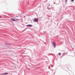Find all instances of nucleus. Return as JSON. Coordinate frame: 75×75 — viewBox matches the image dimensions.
Returning <instances> with one entry per match:
<instances>
[{
	"label": "nucleus",
	"instance_id": "nucleus-4",
	"mask_svg": "<svg viewBox=\"0 0 75 75\" xmlns=\"http://www.w3.org/2000/svg\"><path fill=\"white\" fill-rule=\"evenodd\" d=\"M7 74H8V73H4V75H7Z\"/></svg>",
	"mask_w": 75,
	"mask_h": 75
},
{
	"label": "nucleus",
	"instance_id": "nucleus-8",
	"mask_svg": "<svg viewBox=\"0 0 75 75\" xmlns=\"http://www.w3.org/2000/svg\"><path fill=\"white\" fill-rule=\"evenodd\" d=\"M71 1H74V0H71Z\"/></svg>",
	"mask_w": 75,
	"mask_h": 75
},
{
	"label": "nucleus",
	"instance_id": "nucleus-7",
	"mask_svg": "<svg viewBox=\"0 0 75 75\" xmlns=\"http://www.w3.org/2000/svg\"><path fill=\"white\" fill-rule=\"evenodd\" d=\"M53 44H55V42H53Z\"/></svg>",
	"mask_w": 75,
	"mask_h": 75
},
{
	"label": "nucleus",
	"instance_id": "nucleus-9",
	"mask_svg": "<svg viewBox=\"0 0 75 75\" xmlns=\"http://www.w3.org/2000/svg\"><path fill=\"white\" fill-rule=\"evenodd\" d=\"M54 47H55V45H54Z\"/></svg>",
	"mask_w": 75,
	"mask_h": 75
},
{
	"label": "nucleus",
	"instance_id": "nucleus-2",
	"mask_svg": "<svg viewBox=\"0 0 75 75\" xmlns=\"http://www.w3.org/2000/svg\"><path fill=\"white\" fill-rule=\"evenodd\" d=\"M26 27H32V25H26Z\"/></svg>",
	"mask_w": 75,
	"mask_h": 75
},
{
	"label": "nucleus",
	"instance_id": "nucleus-3",
	"mask_svg": "<svg viewBox=\"0 0 75 75\" xmlns=\"http://www.w3.org/2000/svg\"><path fill=\"white\" fill-rule=\"evenodd\" d=\"M11 21H15V19L13 18H11Z\"/></svg>",
	"mask_w": 75,
	"mask_h": 75
},
{
	"label": "nucleus",
	"instance_id": "nucleus-10",
	"mask_svg": "<svg viewBox=\"0 0 75 75\" xmlns=\"http://www.w3.org/2000/svg\"><path fill=\"white\" fill-rule=\"evenodd\" d=\"M45 44H46L45 42Z\"/></svg>",
	"mask_w": 75,
	"mask_h": 75
},
{
	"label": "nucleus",
	"instance_id": "nucleus-5",
	"mask_svg": "<svg viewBox=\"0 0 75 75\" xmlns=\"http://www.w3.org/2000/svg\"><path fill=\"white\" fill-rule=\"evenodd\" d=\"M59 55H61V53H59Z\"/></svg>",
	"mask_w": 75,
	"mask_h": 75
},
{
	"label": "nucleus",
	"instance_id": "nucleus-1",
	"mask_svg": "<svg viewBox=\"0 0 75 75\" xmlns=\"http://www.w3.org/2000/svg\"><path fill=\"white\" fill-rule=\"evenodd\" d=\"M38 21V18H36L34 19V22H37Z\"/></svg>",
	"mask_w": 75,
	"mask_h": 75
},
{
	"label": "nucleus",
	"instance_id": "nucleus-6",
	"mask_svg": "<svg viewBox=\"0 0 75 75\" xmlns=\"http://www.w3.org/2000/svg\"><path fill=\"white\" fill-rule=\"evenodd\" d=\"M1 75H4V73H3V74H1Z\"/></svg>",
	"mask_w": 75,
	"mask_h": 75
}]
</instances>
